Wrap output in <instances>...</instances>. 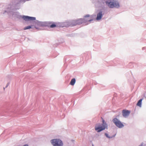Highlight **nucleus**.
<instances>
[{"instance_id": "1", "label": "nucleus", "mask_w": 146, "mask_h": 146, "mask_svg": "<svg viewBox=\"0 0 146 146\" xmlns=\"http://www.w3.org/2000/svg\"><path fill=\"white\" fill-rule=\"evenodd\" d=\"M102 118L103 119L102 123H97L96 124L95 126V129L98 132H100L105 129L107 127V125L106 123L103 118Z\"/></svg>"}, {"instance_id": "2", "label": "nucleus", "mask_w": 146, "mask_h": 146, "mask_svg": "<svg viewBox=\"0 0 146 146\" xmlns=\"http://www.w3.org/2000/svg\"><path fill=\"white\" fill-rule=\"evenodd\" d=\"M62 27H72L77 25L76 20H73L70 21L65 22L62 24Z\"/></svg>"}, {"instance_id": "3", "label": "nucleus", "mask_w": 146, "mask_h": 146, "mask_svg": "<svg viewBox=\"0 0 146 146\" xmlns=\"http://www.w3.org/2000/svg\"><path fill=\"white\" fill-rule=\"evenodd\" d=\"M106 3L110 8H113L114 7L118 8L119 6V3L117 1L114 0L110 2L106 1Z\"/></svg>"}, {"instance_id": "4", "label": "nucleus", "mask_w": 146, "mask_h": 146, "mask_svg": "<svg viewBox=\"0 0 146 146\" xmlns=\"http://www.w3.org/2000/svg\"><path fill=\"white\" fill-rule=\"evenodd\" d=\"M51 142L54 146H62L63 145L62 141L59 139H53L51 140Z\"/></svg>"}, {"instance_id": "5", "label": "nucleus", "mask_w": 146, "mask_h": 146, "mask_svg": "<svg viewBox=\"0 0 146 146\" xmlns=\"http://www.w3.org/2000/svg\"><path fill=\"white\" fill-rule=\"evenodd\" d=\"M83 22L84 24H86V25H88V22H90L93 20V17L92 16H90L89 15H85L84 18H83Z\"/></svg>"}, {"instance_id": "6", "label": "nucleus", "mask_w": 146, "mask_h": 146, "mask_svg": "<svg viewBox=\"0 0 146 146\" xmlns=\"http://www.w3.org/2000/svg\"><path fill=\"white\" fill-rule=\"evenodd\" d=\"M113 122L115 125L119 128H122L123 127V125L118 119L116 118H114L113 120Z\"/></svg>"}, {"instance_id": "7", "label": "nucleus", "mask_w": 146, "mask_h": 146, "mask_svg": "<svg viewBox=\"0 0 146 146\" xmlns=\"http://www.w3.org/2000/svg\"><path fill=\"white\" fill-rule=\"evenodd\" d=\"M22 18L26 21L34 20H35V18L34 17H30L28 16H24Z\"/></svg>"}, {"instance_id": "8", "label": "nucleus", "mask_w": 146, "mask_h": 146, "mask_svg": "<svg viewBox=\"0 0 146 146\" xmlns=\"http://www.w3.org/2000/svg\"><path fill=\"white\" fill-rule=\"evenodd\" d=\"M122 112L123 116L126 117L129 115L130 113V111L127 110H123Z\"/></svg>"}, {"instance_id": "9", "label": "nucleus", "mask_w": 146, "mask_h": 146, "mask_svg": "<svg viewBox=\"0 0 146 146\" xmlns=\"http://www.w3.org/2000/svg\"><path fill=\"white\" fill-rule=\"evenodd\" d=\"M76 20L77 25H80L82 24H84L83 18L78 19Z\"/></svg>"}, {"instance_id": "10", "label": "nucleus", "mask_w": 146, "mask_h": 146, "mask_svg": "<svg viewBox=\"0 0 146 146\" xmlns=\"http://www.w3.org/2000/svg\"><path fill=\"white\" fill-rule=\"evenodd\" d=\"M49 25L50 28H53L58 27V23H49Z\"/></svg>"}, {"instance_id": "11", "label": "nucleus", "mask_w": 146, "mask_h": 146, "mask_svg": "<svg viewBox=\"0 0 146 146\" xmlns=\"http://www.w3.org/2000/svg\"><path fill=\"white\" fill-rule=\"evenodd\" d=\"M102 16V11L100 12L97 14V17L96 18V20H99L101 19Z\"/></svg>"}, {"instance_id": "12", "label": "nucleus", "mask_w": 146, "mask_h": 146, "mask_svg": "<svg viewBox=\"0 0 146 146\" xmlns=\"http://www.w3.org/2000/svg\"><path fill=\"white\" fill-rule=\"evenodd\" d=\"M142 100V99H141L139 100L137 104V106H139V107H141Z\"/></svg>"}, {"instance_id": "13", "label": "nucleus", "mask_w": 146, "mask_h": 146, "mask_svg": "<svg viewBox=\"0 0 146 146\" xmlns=\"http://www.w3.org/2000/svg\"><path fill=\"white\" fill-rule=\"evenodd\" d=\"M76 82V80L75 78H73L72 79L70 83V84L72 85H74L75 84Z\"/></svg>"}, {"instance_id": "14", "label": "nucleus", "mask_w": 146, "mask_h": 146, "mask_svg": "<svg viewBox=\"0 0 146 146\" xmlns=\"http://www.w3.org/2000/svg\"><path fill=\"white\" fill-rule=\"evenodd\" d=\"M31 28V26H28L26 27H25L24 28V30H26L27 29H29Z\"/></svg>"}, {"instance_id": "15", "label": "nucleus", "mask_w": 146, "mask_h": 146, "mask_svg": "<svg viewBox=\"0 0 146 146\" xmlns=\"http://www.w3.org/2000/svg\"><path fill=\"white\" fill-rule=\"evenodd\" d=\"M105 135H106V136L107 137H108V138H110V137H109L108 136V135L106 133V134H105Z\"/></svg>"}, {"instance_id": "16", "label": "nucleus", "mask_w": 146, "mask_h": 146, "mask_svg": "<svg viewBox=\"0 0 146 146\" xmlns=\"http://www.w3.org/2000/svg\"><path fill=\"white\" fill-rule=\"evenodd\" d=\"M35 28H36V29H39V28H38V27H35Z\"/></svg>"}, {"instance_id": "17", "label": "nucleus", "mask_w": 146, "mask_h": 146, "mask_svg": "<svg viewBox=\"0 0 146 146\" xmlns=\"http://www.w3.org/2000/svg\"><path fill=\"white\" fill-rule=\"evenodd\" d=\"M23 146H29V145L27 144H26V145H24Z\"/></svg>"}, {"instance_id": "18", "label": "nucleus", "mask_w": 146, "mask_h": 146, "mask_svg": "<svg viewBox=\"0 0 146 146\" xmlns=\"http://www.w3.org/2000/svg\"><path fill=\"white\" fill-rule=\"evenodd\" d=\"M38 25H39V26H40V24H38Z\"/></svg>"}]
</instances>
